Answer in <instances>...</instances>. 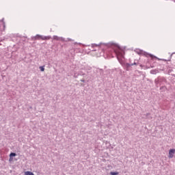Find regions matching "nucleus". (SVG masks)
Listing matches in <instances>:
<instances>
[{
    "label": "nucleus",
    "instance_id": "obj_1",
    "mask_svg": "<svg viewBox=\"0 0 175 175\" xmlns=\"http://www.w3.org/2000/svg\"><path fill=\"white\" fill-rule=\"evenodd\" d=\"M35 39L36 40H50V39H51V37L36 35V37H35Z\"/></svg>",
    "mask_w": 175,
    "mask_h": 175
},
{
    "label": "nucleus",
    "instance_id": "obj_2",
    "mask_svg": "<svg viewBox=\"0 0 175 175\" xmlns=\"http://www.w3.org/2000/svg\"><path fill=\"white\" fill-rule=\"evenodd\" d=\"M115 53L117 55L118 59H120V58L124 57V51L118 49L115 51Z\"/></svg>",
    "mask_w": 175,
    "mask_h": 175
},
{
    "label": "nucleus",
    "instance_id": "obj_3",
    "mask_svg": "<svg viewBox=\"0 0 175 175\" xmlns=\"http://www.w3.org/2000/svg\"><path fill=\"white\" fill-rule=\"evenodd\" d=\"M174 154H175V149H170L169 150V158H173V157H174Z\"/></svg>",
    "mask_w": 175,
    "mask_h": 175
},
{
    "label": "nucleus",
    "instance_id": "obj_4",
    "mask_svg": "<svg viewBox=\"0 0 175 175\" xmlns=\"http://www.w3.org/2000/svg\"><path fill=\"white\" fill-rule=\"evenodd\" d=\"M16 153H13V152H12V153H10V161H13V158H12V157H16Z\"/></svg>",
    "mask_w": 175,
    "mask_h": 175
},
{
    "label": "nucleus",
    "instance_id": "obj_5",
    "mask_svg": "<svg viewBox=\"0 0 175 175\" xmlns=\"http://www.w3.org/2000/svg\"><path fill=\"white\" fill-rule=\"evenodd\" d=\"M25 175H35V174H33L32 172L27 171L25 172Z\"/></svg>",
    "mask_w": 175,
    "mask_h": 175
},
{
    "label": "nucleus",
    "instance_id": "obj_6",
    "mask_svg": "<svg viewBox=\"0 0 175 175\" xmlns=\"http://www.w3.org/2000/svg\"><path fill=\"white\" fill-rule=\"evenodd\" d=\"M149 57H150V58L152 59H158V57L154 56V55H149Z\"/></svg>",
    "mask_w": 175,
    "mask_h": 175
},
{
    "label": "nucleus",
    "instance_id": "obj_7",
    "mask_svg": "<svg viewBox=\"0 0 175 175\" xmlns=\"http://www.w3.org/2000/svg\"><path fill=\"white\" fill-rule=\"evenodd\" d=\"M110 174L111 175H118L119 174V173H118V172H110Z\"/></svg>",
    "mask_w": 175,
    "mask_h": 175
},
{
    "label": "nucleus",
    "instance_id": "obj_8",
    "mask_svg": "<svg viewBox=\"0 0 175 175\" xmlns=\"http://www.w3.org/2000/svg\"><path fill=\"white\" fill-rule=\"evenodd\" d=\"M53 39H54L55 40H59V38L58 36H53Z\"/></svg>",
    "mask_w": 175,
    "mask_h": 175
},
{
    "label": "nucleus",
    "instance_id": "obj_9",
    "mask_svg": "<svg viewBox=\"0 0 175 175\" xmlns=\"http://www.w3.org/2000/svg\"><path fill=\"white\" fill-rule=\"evenodd\" d=\"M41 72H44V66H40Z\"/></svg>",
    "mask_w": 175,
    "mask_h": 175
}]
</instances>
